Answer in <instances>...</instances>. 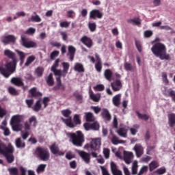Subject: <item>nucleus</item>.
<instances>
[{
	"mask_svg": "<svg viewBox=\"0 0 175 175\" xmlns=\"http://www.w3.org/2000/svg\"><path fill=\"white\" fill-rule=\"evenodd\" d=\"M151 51L155 57H157V58L161 60L165 59L166 61H170L171 59L170 55L167 53L165 44L155 42L151 48Z\"/></svg>",
	"mask_w": 175,
	"mask_h": 175,
	"instance_id": "obj_1",
	"label": "nucleus"
},
{
	"mask_svg": "<svg viewBox=\"0 0 175 175\" xmlns=\"http://www.w3.org/2000/svg\"><path fill=\"white\" fill-rule=\"evenodd\" d=\"M3 55L5 57L12 59V62H8L5 64V67L8 68V70H10L11 73H14L16 70V66H17V61L16 60V53L10 51V49L4 50Z\"/></svg>",
	"mask_w": 175,
	"mask_h": 175,
	"instance_id": "obj_2",
	"label": "nucleus"
},
{
	"mask_svg": "<svg viewBox=\"0 0 175 175\" xmlns=\"http://www.w3.org/2000/svg\"><path fill=\"white\" fill-rule=\"evenodd\" d=\"M66 136L70 139V142L77 147H81L84 143V135L81 131H78L77 133H66Z\"/></svg>",
	"mask_w": 175,
	"mask_h": 175,
	"instance_id": "obj_3",
	"label": "nucleus"
},
{
	"mask_svg": "<svg viewBox=\"0 0 175 175\" xmlns=\"http://www.w3.org/2000/svg\"><path fill=\"white\" fill-rule=\"evenodd\" d=\"M13 151L14 149L12 144H8V146L3 143H0V154H3L5 157L8 162L12 163L14 161V157H13Z\"/></svg>",
	"mask_w": 175,
	"mask_h": 175,
	"instance_id": "obj_4",
	"label": "nucleus"
},
{
	"mask_svg": "<svg viewBox=\"0 0 175 175\" xmlns=\"http://www.w3.org/2000/svg\"><path fill=\"white\" fill-rule=\"evenodd\" d=\"M25 117L23 115H14L12 117L10 120V125L14 132H20L23 129V121Z\"/></svg>",
	"mask_w": 175,
	"mask_h": 175,
	"instance_id": "obj_5",
	"label": "nucleus"
},
{
	"mask_svg": "<svg viewBox=\"0 0 175 175\" xmlns=\"http://www.w3.org/2000/svg\"><path fill=\"white\" fill-rule=\"evenodd\" d=\"M49 102H50V98L49 97H44L43 100H38L36 101L34 106L32 107V109L33 111H39L42 110V109H46L47 107V105H49Z\"/></svg>",
	"mask_w": 175,
	"mask_h": 175,
	"instance_id": "obj_6",
	"label": "nucleus"
},
{
	"mask_svg": "<svg viewBox=\"0 0 175 175\" xmlns=\"http://www.w3.org/2000/svg\"><path fill=\"white\" fill-rule=\"evenodd\" d=\"M21 44L26 49H36L38 44L27 38L24 36H21Z\"/></svg>",
	"mask_w": 175,
	"mask_h": 175,
	"instance_id": "obj_7",
	"label": "nucleus"
},
{
	"mask_svg": "<svg viewBox=\"0 0 175 175\" xmlns=\"http://www.w3.org/2000/svg\"><path fill=\"white\" fill-rule=\"evenodd\" d=\"M36 154L42 161H49L50 158V154L49 153V150L46 148H37Z\"/></svg>",
	"mask_w": 175,
	"mask_h": 175,
	"instance_id": "obj_8",
	"label": "nucleus"
},
{
	"mask_svg": "<svg viewBox=\"0 0 175 175\" xmlns=\"http://www.w3.org/2000/svg\"><path fill=\"white\" fill-rule=\"evenodd\" d=\"M90 144L89 148L93 151H98L100 149V146H102V139L100 138H91Z\"/></svg>",
	"mask_w": 175,
	"mask_h": 175,
	"instance_id": "obj_9",
	"label": "nucleus"
},
{
	"mask_svg": "<svg viewBox=\"0 0 175 175\" xmlns=\"http://www.w3.org/2000/svg\"><path fill=\"white\" fill-rule=\"evenodd\" d=\"M123 159L126 163V165H131L132 163V161H133V159L135 158V154H133V152L124 150L123 152Z\"/></svg>",
	"mask_w": 175,
	"mask_h": 175,
	"instance_id": "obj_10",
	"label": "nucleus"
},
{
	"mask_svg": "<svg viewBox=\"0 0 175 175\" xmlns=\"http://www.w3.org/2000/svg\"><path fill=\"white\" fill-rule=\"evenodd\" d=\"M133 150L135 151L137 158H140L144 154V148L140 144H135Z\"/></svg>",
	"mask_w": 175,
	"mask_h": 175,
	"instance_id": "obj_11",
	"label": "nucleus"
},
{
	"mask_svg": "<svg viewBox=\"0 0 175 175\" xmlns=\"http://www.w3.org/2000/svg\"><path fill=\"white\" fill-rule=\"evenodd\" d=\"M62 65L63 66V70H60V72L57 74V76H59V77H66V75H68V72H69V68L70 66L68 62H62Z\"/></svg>",
	"mask_w": 175,
	"mask_h": 175,
	"instance_id": "obj_12",
	"label": "nucleus"
},
{
	"mask_svg": "<svg viewBox=\"0 0 175 175\" xmlns=\"http://www.w3.org/2000/svg\"><path fill=\"white\" fill-rule=\"evenodd\" d=\"M80 42H81L83 44L86 46L88 49H91L92 47V45L94 44V42H92V39L87 36H83L80 39Z\"/></svg>",
	"mask_w": 175,
	"mask_h": 175,
	"instance_id": "obj_13",
	"label": "nucleus"
},
{
	"mask_svg": "<svg viewBox=\"0 0 175 175\" xmlns=\"http://www.w3.org/2000/svg\"><path fill=\"white\" fill-rule=\"evenodd\" d=\"M90 18L96 20V18H102L103 17V13L100 12L99 10H93L90 12Z\"/></svg>",
	"mask_w": 175,
	"mask_h": 175,
	"instance_id": "obj_14",
	"label": "nucleus"
},
{
	"mask_svg": "<svg viewBox=\"0 0 175 175\" xmlns=\"http://www.w3.org/2000/svg\"><path fill=\"white\" fill-rule=\"evenodd\" d=\"M79 154L80 155L83 161L85 162V163L89 165V163L91 162V156L90 155V154L84 151H79Z\"/></svg>",
	"mask_w": 175,
	"mask_h": 175,
	"instance_id": "obj_15",
	"label": "nucleus"
},
{
	"mask_svg": "<svg viewBox=\"0 0 175 175\" xmlns=\"http://www.w3.org/2000/svg\"><path fill=\"white\" fill-rule=\"evenodd\" d=\"M111 87L115 92H117L122 88V83L120 80H116L113 83H111Z\"/></svg>",
	"mask_w": 175,
	"mask_h": 175,
	"instance_id": "obj_16",
	"label": "nucleus"
},
{
	"mask_svg": "<svg viewBox=\"0 0 175 175\" xmlns=\"http://www.w3.org/2000/svg\"><path fill=\"white\" fill-rule=\"evenodd\" d=\"M83 126L85 131H90V129H93L94 131H98L100 128L99 123H98V122H94L92 124L85 123L83 124Z\"/></svg>",
	"mask_w": 175,
	"mask_h": 175,
	"instance_id": "obj_17",
	"label": "nucleus"
},
{
	"mask_svg": "<svg viewBox=\"0 0 175 175\" xmlns=\"http://www.w3.org/2000/svg\"><path fill=\"white\" fill-rule=\"evenodd\" d=\"M163 94L165 95V96H171L172 100L175 102V91L172 89H167V88H164L162 90Z\"/></svg>",
	"mask_w": 175,
	"mask_h": 175,
	"instance_id": "obj_18",
	"label": "nucleus"
},
{
	"mask_svg": "<svg viewBox=\"0 0 175 175\" xmlns=\"http://www.w3.org/2000/svg\"><path fill=\"white\" fill-rule=\"evenodd\" d=\"M128 131H129V127L124 126L119 129L116 132L121 137H128Z\"/></svg>",
	"mask_w": 175,
	"mask_h": 175,
	"instance_id": "obj_19",
	"label": "nucleus"
},
{
	"mask_svg": "<svg viewBox=\"0 0 175 175\" xmlns=\"http://www.w3.org/2000/svg\"><path fill=\"white\" fill-rule=\"evenodd\" d=\"M50 150L51 151V153L54 154L55 155H59L60 157H62L65 154L63 152L59 151V150L58 149V146H57L55 144L50 146Z\"/></svg>",
	"mask_w": 175,
	"mask_h": 175,
	"instance_id": "obj_20",
	"label": "nucleus"
},
{
	"mask_svg": "<svg viewBox=\"0 0 175 175\" xmlns=\"http://www.w3.org/2000/svg\"><path fill=\"white\" fill-rule=\"evenodd\" d=\"M58 65H59V59H57L54 64H53L51 70L53 72L55 76H57L59 73H61V70L57 69L58 68Z\"/></svg>",
	"mask_w": 175,
	"mask_h": 175,
	"instance_id": "obj_21",
	"label": "nucleus"
},
{
	"mask_svg": "<svg viewBox=\"0 0 175 175\" xmlns=\"http://www.w3.org/2000/svg\"><path fill=\"white\" fill-rule=\"evenodd\" d=\"M111 170L113 175H123L122 172L117 168L114 162L111 163Z\"/></svg>",
	"mask_w": 175,
	"mask_h": 175,
	"instance_id": "obj_22",
	"label": "nucleus"
},
{
	"mask_svg": "<svg viewBox=\"0 0 175 175\" xmlns=\"http://www.w3.org/2000/svg\"><path fill=\"white\" fill-rule=\"evenodd\" d=\"M89 96L93 102H98L100 100V94H94V92L91 90L89 91Z\"/></svg>",
	"mask_w": 175,
	"mask_h": 175,
	"instance_id": "obj_23",
	"label": "nucleus"
},
{
	"mask_svg": "<svg viewBox=\"0 0 175 175\" xmlns=\"http://www.w3.org/2000/svg\"><path fill=\"white\" fill-rule=\"evenodd\" d=\"M62 120L69 128H75V127H76V124H75V123H73V122L72 121V117H69L67 119L62 118Z\"/></svg>",
	"mask_w": 175,
	"mask_h": 175,
	"instance_id": "obj_24",
	"label": "nucleus"
},
{
	"mask_svg": "<svg viewBox=\"0 0 175 175\" xmlns=\"http://www.w3.org/2000/svg\"><path fill=\"white\" fill-rule=\"evenodd\" d=\"M112 103L116 107H118L121 103V94H116L112 98Z\"/></svg>",
	"mask_w": 175,
	"mask_h": 175,
	"instance_id": "obj_25",
	"label": "nucleus"
},
{
	"mask_svg": "<svg viewBox=\"0 0 175 175\" xmlns=\"http://www.w3.org/2000/svg\"><path fill=\"white\" fill-rule=\"evenodd\" d=\"M75 54H76V48L72 45L68 46V55L70 56V59L71 61H73Z\"/></svg>",
	"mask_w": 175,
	"mask_h": 175,
	"instance_id": "obj_26",
	"label": "nucleus"
},
{
	"mask_svg": "<svg viewBox=\"0 0 175 175\" xmlns=\"http://www.w3.org/2000/svg\"><path fill=\"white\" fill-rule=\"evenodd\" d=\"M35 15H31L30 18H28V21L32 23H40L42 21V18L39 15H38L36 12H34Z\"/></svg>",
	"mask_w": 175,
	"mask_h": 175,
	"instance_id": "obj_27",
	"label": "nucleus"
},
{
	"mask_svg": "<svg viewBox=\"0 0 175 175\" xmlns=\"http://www.w3.org/2000/svg\"><path fill=\"white\" fill-rule=\"evenodd\" d=\"M101 116L103 118H105L107 121H110V120H111V116L110 115V113H109V111L106 109H103Z\"/></svg>",
	"mask_w": 175,
	"mask_h": 175,
	"instance_id": "obj_28",
	"label": "nucleus"
},
{
	"mask_svg": "<svg viewBox=\"0 0 175 175\" xmlns=\"http://www.w3.org/2000/svg\"><path fill=\"white\" fill-rule=\"evenodd\" d=\"M111 142L112 144H114L115 146H117V144H122L125 143V141L118 139V137H117V136L113 134H112V137L111 139Z\"/></svg>",
	"mask_w": 175,
	"mask_h": 175,
	"instance_id": "obj_29",
	"label": "nucleus"
},
{
	"mask_svg": "<svg viewBox=\"0 0 175 175\" xmlns=\"http://www.w3.org/2000/svg\"><path fill=\"white\" fill-rule=\"evenodd\" d=\"M137 160L134 161L132 163L131 173L133 175L137 174V169H139V165Z\"/></svg>",
	"mask_w": 175,
	"mask_h": 175,
	"instance_id": "obj_30",
	"label": "nucleus"
},
{
	"mask_svg": "<svg viewBox=\"0 0 175 175\" xmlns=\"http://www.w3.org/2000/svg\"><path fill=\"white\" fill-rule=\"evenodd\" d=\"M11 83L14 84V85H24V83H23V79L20 77H14L11 79Z\"/></svg>",
	"mask_w": 175,
	"mask_h": 175,
	"instance_id": "obj_31",
	"label": "nucleus"
},
{
	"mask_svg": "<svg viewBox=\"0 0 175 175\" xmlns=\"http://www.w3.org/2000/svg\"><path fill=\"white\" fill-rule=\"evenodd\" d=\"M168 124L170 126H175V114L170 113L168 115Z\"/></svg>",
	"mask_w": 175,
	"mask_h": 175,
	"instance_id": "obj_32",
	"label": "nucleus"
},
{
	"mask_svg": "<svg viewBox=\"0 0 175 175\" xmlns=\"http://www.w3.org/2000/svg\"><path fill=\"white\" fill-rule=\"evenodd\" d=\"M0 73L4 76V77H6V79H8V77H9V76H10L12 75V73L10 72V70H8L7 68H4L0 66Z\"/></svg>",
	"mask_w": 175,
	"mask_h": 175,
	"instance_id": "obj_33",
	"label": "nucleus"
},
{
	"mask_svg": "<svg viewBox=\"0 0 175 175\" xmlns=\"http://www.w3.org/2000/svg\"><path fill=\"white\" fill-rule=\"evenodd\" d=\"M56 81H57V85L55 86L56 90H64L65 89V85H64V84H62V83L61 82V77H58L56 78Z\"/></svg>",
	"mask_w": 175,
	"mask_h": 175,
	"instance_id": "obj_34",
	"label": "nucleus"
},
{
	"mask_svg": "<svg viewBox=\"0 0 175 175\" xmlns=\"http://www.w3.org/2000/svg\"><path fill=\"white\" fill-rule=\"evenodd\" d=\"M15 144L17 148H24L25 147V142L21 140V138H17L15 141Z\"/></svg>",
	"mask_w": 175,
	"mask_h": 175,
	"instance_id": "obj_35",
	"label": "nucleus"
},
{
	"mask_svg": "<svg viewBox=\"0 0 175 175\" xmlns=\"http://www.w3.org/2000/svg\"><path fill=\"white\" fill-rule=\"evenodd\" d=\"M104 75L105 79L109 81H111V77H113V72L110 69H107L105 70Z\"/></svg>",
	"mask_w": 175,
	"mask_h": 175,
	"instance_id": "obj_36",
	"label": "nucleus"
},
{
	"mask_svg": "<svg viewBox=\"0 0 175 175\" xmlns=\"http://www.w3.org/2000/svg\"><path fill=\"white\" fill-rule=\"evenodd\" d=\"M86 121H88L89 122H94L95 121V117L94 116V114L91 112L85 113Z\"/></svg>",
	"mask_w": 175,
	"mask_h": 175,
	"instance_id": "obj_37",
	"label": "nucleus"
},
{
	"mask_svg": "<svg viewBox=\"0 0 175 175\" xmlns=\"http://www.w3.org/2000/svg\"><path fill=\"white\" fill-rule=\"evenodd\" d=\"M15 51L17 53V54L20 58L21 65H23L24 64V59H25V53L24 52L20 51L18 50H15Z\"/></svg>",
	"mask_w": 175,
	"mask_h": 175,
	"instance_id": "obj_38",
	"label": "nucleus"
},
{
	"mask_svg": "<svg viewBox=\"0 0 175 175\" xmlns=\"http://www.w3.org/2000/svg\"><path fill=\"white\" fill-rule=\"evenodd\" d=\"M29 94L31 95L32 96H42V93H40V92H38V90H36V88H31L29 91Z\"/></svg>",
	"mask_w": 175,
	"mask_h": 175,
	"instance_id": "obj_39",
	"label": "nucleus"
},
{
	"mask_svg": "<svg viewBox=\"0 0 175 175\" xmlns=\"http://www.w3.org/2000/svg\"><path fill=\"white\" fill-rule=\"evenodd\" d=\"M157 167H159V164L157 161H152L151 163L149 164V170L150 172H152V170H155Z\"/></svg>",
	"mask_w": 175,
	"mask_h": 175,
	"instance_id": "obj_40",
	"label": "nucleus"
},
{
	"mask_svg": "<svg viewBox=\"0 0 175 175\" xmlns=\"http://www.w3.org/2000/svg\"><path fill=\"white\" fill-rule=\"evenodd\" d=\"M136 114L140 120H144V121H148L150 118V116L146 114V113H140L139 111L136 112Z\"/></svg>",
	"mask_w": 175,
	"mask_h": 175,
	"instance_id": "obj_41",
	"label": "nucleus"
},
{
	"mask_svg": "<svg viewBox=\"0 0 175 175\" xmlns=\"http://www.w3.org/2000/svg\"><path fill=\"white\" fill-rule=\"evenodd\" d=\"M127 23H129V24H133L135 25H139L141 24L142 21H140V18H135L133 19L127 20Z\"/></svg>",
	"mask_w": 175,
	"mask_h": 175,
	"instance_id": "obj_42",
	"label": "nucleus"
},
{
	"mask_svg": "<svg viewBox=\"0 0 175 175\" xmlns=\"http://www.w3.org/2000/svg\"><path fill=\"white\" fill-rule=\"evenodd\" d=\"M36 59V57L33 55L29 56L25 63V66H29Z\"/></svg>",
	"mask_w": 175,
	"mask_h": 175,
	"instance_id": "obj_43",
	"label": "nucleus"
},
{
	"mask_svg": "<svg viewBox=\"0 0 175 175\" xmlns=\"http://www.w3.org/2000/svg\"><path fill=\"white\" fill-rule=\"evenodd\" d=\"M48 85H54V78H53V74H49L46 79Z\"/></svg>",
	"mask_w": 175,
	"mask_h": 175,
	"instance_id": "obj_44",
	"label": "nucleus"
},
{
	"mask_svg": "<svg viewBox=\"0 0 175 175\" xmlns=\"http://www.w3.org/2000/svg\"><path fill=\"white\" fill-rule=\"evenodd\" d=\"M29 122L34 128H36V125H38V120H36V116H33L29 118Z\"/></svg>",
	"mask_w": 175,
	"mask_h": 175,
	"instance_id": "obj_45",
	"label": "nucleus"
},
{
	"mask_svg": "<svg viewBox=\"0 0 175 175\" xmlns=\"http://www.w3.org/2000/svg\"><path fill=\"white\" fill-rule=\"evenodd\" d=\"M43 72H44V68L42 67H38L36 69L35 75H37L38 77H42V76H43Z\"/></svg>",
	"mask_w": 175,
	"mask_h": 175,
	"instance_id": "obj_46",
	"label": "nucleus"
},
{
	"mask_svg": "<svg viewBox=\"0 0 175 175\" xmlns=\"http://www.w3.org/2000/svg\"><path fill=\"white\" fill-rule=\"evenodd\" d=\"M75 70L77 72H84V66L80 63H77L74 67Z\"/></svg>",
	"mask_w": 175,
	"mask_h": 175,
	"instance_id": "obj_47",
	"label": "nucleus"
},
{
	"mask_svg": "<svg viewBox=\"0 0 175 175\" xmlns=\"http://www.w3.org/2000/svg\"><path fill=\"white\" fill-rule=\"evenodd\" d=\"M88 28L90 32H95L96 31V23H88Z\"/></svg>",
	"mask_w": 175,
	"mask_h": 175,
	"instance_id": "obj_48",
	"label": "nucleus"
},
{
	"mask_svg": "<svg viewBox=\"0 0 175 175\" xmlns=\"http://www.w3.org/2000/svg\"><path fill=\"white\" fill-rule=\"evenodd\" d=\"M61 113L62 116H64V117H66L67 118H69V117H70V116L72 114V111H70V109H64V110H62Z\"/></svg>",
	"mask_w": 175,
	"mask_h": 175,
	"instance_id": "obj_49",
	"label": "nucleus"
},
{
	"mask_svg": "<svg viewBox=\"0 0 175 175\" xmlns=\"http://www.w3.org/2000/svg\"><path fill=\"white\" fill-rule=\"evenodd\" d=\"M46 169V165L45 164H40L38 165V167L36 169L37 173H43L44 172V170Z\"/></svg>",
	"mask_w": 175,
	"mask_h": 175,
	"instance_id": "obj_50",
	"label": "nucleus"
},
{
	"mask_svg": "<svg viewBox=\"0 0 175 175\" xmlns=\"http://www.w3.org/2000/svg\"><path fill=\"white\" fill-rule=\"evenodd\" d=\"M139 126L137 124L134 125L133 128H130V132H131V135L135 136V135H136V133H137V129H139Z\"/></svg>",
	"mask_w": 175,
	"mask_h": 175,
	"instance_id": "obj_51",
	"label": "nucleus"
},
{
	"mask_svg": "<svg viewBox=\"0 0 175 175\" xmlns=\"http://www.w3.org/2000/svg\"><path fill=\"white\" fill-rule=\"evenodd\" d=\"M0 129L3 131L4 136H9V135H10V130H9V128L3 126H0Z\"/></svg>",
	"mask_w": 175,
	"mask_h": 175,
	"instance_id": "obj_52",
	"label": "nucleus"
},
{
	"mask_svg": "<svg viewBox=\"0 0 175 175\" xmlns=\"http://www.w3.org/2000/svg\"><path fill=\"white\" fill-rule=\"evenodd\" d=\"M124 66L125 70L130 72H132V70H133V67L132 66V64H131V63L129 62H125Z\"/></svg>",
	"mask_w": 175,
	"mask_h": 175,
	"instance_id": "obj_53",
	"label": "nucleus"
},
{
	"mask_svg": "<svg viewBox=\"0 0 175 175\" xmlns=\"http://www.w3.org/2000/svg\"><path fill=\"white\" fill-rule=\"evenodd\" d=\"M103 154L106 159H109V158H110V149L105 148L103 149Z\"/></svg>",
	"mask_w": 175,
	"mask_h": 175,
	"instance_id": "obj_54",
	"label": "nucleus"
},
{
	"mask_svg": "<svg viewBox=\"0 0 175 175\" xmlns=\"http://www.w3.org/2000/svg\"><path fill=\"white\" fill-rule=\"evenodd\" d=\"M73 121L75 122V125H79V124H81V121L80 120V117L78 114H75L74 116Z\"/></svg>",
	"mask_w": 175,
	"mask_h": 175,
	"instance_id": "obj_55",
	"label": "nucleus"
},
{
	"mask_svg": "<svg viewBox=\"0 0 175 175\" xmlns=\"http://www.w3.org/2000/svg\"><path fill=\"white\" fill-rule=\"evenodd\" d=\"M148 170V167L147 165H144L140 169V170H139V173L137 174V175H143V174H144V173L147 172Z\"/></svg>",
	"mask_w": 175,
	"mask_h": 175,
	"instance_id": "obj_56",
	"label": "nucleus"
},
{
	"mask_svg": "<svg viewBox=\"0 0 175 175\" xmlns=\"http://www.w3.org/2000/svg\"><path fill=\"white\" fill-rule=\"evenodd\" d=\"M150 161H151V157L150 156L144 157L140 159L142 163H148Z\"/></svg>",
	"mask_w": 175,
	"mask_h": 175,
	"instance_id": "obj_57",
	"label": "nucleus"
},
{
	"mask_svg": "<svg viewBox=\"0 0 175 175\" xmlns=\"http://www.w3.org/2000/svg\"><path fill=\"white\" fill-rule=\"evenodd\" d=\"M155 173L159 175L165 174V173H166V168H165V167H161V168H159L157 170H156Z\"/></svg>",
	"mask_w": 175,
	"mask_h": 175,
	"instance_id": "obj_58",
	"label": "nucleus"
},
{
	"mask_svg": "<svg viewBox=\"0 0 175 175\" xmlns=\"http://www.w3.org/2000/svg\"><path fill=\"white\" fill-rule=\"evenodd\" d=\"M8 171L10 175H18V170L16 167L9 168Z\"/></svg>",
	"mask_w": 175,
	"mask_h": 175,
	"instance_id": "obj_59",
	"label": "nucleus"
},
{
	"mask_svg": "<svg viewBox=\"0 0 175 175\" xmlns=\"http://www.w3.org/2000/svg\"><path fill=\"white\" fill-rule=\"evenodd\" d=\"M161 77L165 84H169V79H167V74L166 72H162Z\"/></svg>",
	"mask_w": 175,
	"mask_h": 175,
	"instance_id": "obj_60",
	"label": "nucleus"
},
{
	"mask_svg": "<svg viewBox=\"0 0 175 175\" xmlns=\"http://www.w3.org/2000/svg\"><path fill=\"white\" fill-rule=\"evenodd\" d=\"M35 32H36V29L35 28L29 27L27 30H26L25 33H26L27 35H33Z\"/></svg>",
	"mask_w": 175,
	"mask_h": 175,
	"instance_id": "obj_61",
	"label": "nucleus"
},
{
	"mask_svg": "<svg viewBox=\"0 0 175 175\" xmlns=\"http://www.w3.org/2000/svg\"><path fill=\"white\" fill-rule=\"evenodd\" d=\"M152 30H146L144 33V38H151L152 36Z\"/></svg>",
	"mask_w": 175,
	"mask_h": 175,
	"instance_id": "obj_62",
	"label": "nucleus"
},
{
	"mask_svg": "<svg viewBox=\"0 0 175 175\" xmlns=\"http://www.w3.org/2000/svg\"><path fill=\"white\" fill-rule=\"evenodd\" d=\"M94 90H95V91H103V90H105V85L103 84L97 85L94 87Z\"/></svg>",
	"mask_w": 175,
	"mask_h": 175,
	"instance_id": "obj_63",
	"label": "nucleus"
},
{
	"mask_svg": "<svg viewBox=\"0 0 175 175\" xmlns=\"http://www.w3.org/2000/svg\"><path fill=\"white\" fill-rule=\"evenodd\" d=\"M75 157V154L72 152H68L66 154V158L69 160L73 159Z\"/></svg>",
	"mask_w": 175,
	"mask_h": 175,
	"instance_id": "obj_64",
	"label": "nucleus"
}]
</instances>
